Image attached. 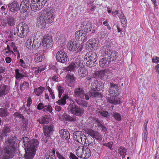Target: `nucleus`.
Listing matches in <instances>:
<instances>
[{
  "mask_svg": "<svg viewBox=\"0 0 159 159\" xmlns=\"http://www.w3.org/2000/svg\"><path fill=\"white\" fill-rule=\"evenodd\" d=\"M101 86L98 88V85H96V87L97 91L94 89V88L92 89L89 92V93H85L83 89L82 88H76L74 90V96L76 98L75 100L76 102L83 107H87V103L84 100V97L86 100L89 99V96L92 98H97L100 96V94L98 92L101 90L103 88V84H101Z\"/></svg>",
  "mask_w": 159,
  "mask_h": 159,
  "instance_id": "f257e3e1",
  "label": "nucleus"
},
{
  "mask_svg": "<svg viewBox=\"0 0 159 159\" xmlns=\"http://www.w3.org/2000/svg\"><path fill=\"white\" fill-rule=\"evenodd\" d=\"M27 137H23L20 142H23L25 149V159H33L35 154L36 150L38 148L39 142L37 140L33 139L29 141Z\"/></svg>",
  "mask_w": 159,
  "mask_h": 159,
  "instance_id": "f03ea898",
  "label": "nucleus"
},
{
  "mask_svg": "<svg viewBox=\"0 0 159 159\" xmlns=\"http://www.w3.org/2000/svg\"><path fill=\"white\" fill-rule=\"evenodd\" d=\"M84 30L76 31L75 34V38L78 41H85L88 38L87 33L90 32V35H92L95 32V30L93 27V25L89 20H85L82 23Z\"/></svg>",
  "mask_w": 159,
  "mask_h": 159,
  "instance_id": "7ed1b4c3",
  "label": "nucleus"
},
{
  "mask_svg": "<svg viewBox=\"0 0 159 159\" xmlns=\"http://www.w3.org/2000/svg\"><path fill=\"white\" fill-rule=\"evenodd\" d=\"M54 11L52 9H44L40 12L39 17L37 19V24L40 29L44 28L46 24H50L53 21L54 18Z\"/></svg>",
  "mask_w": 159,
  "mask_h": 159,
  "instance_id": "20e7f679",
  "label": "nucleus"
},
{
  "mask_svg": "<svg viewBox=\"0 0 159 159\" xmlns=\"http://www.w3.org/2000/svg\"><path fill=\"white\" fill-rule=\"evenodd\" d=\"M15 141L9 139L6 141L3 151L0 148V159H7L15 152Z\"/></svg>",
  "mask_w": 159,
  "mask_h": 159,
  "instance_id": "39448f33",
  "label": "nucleus"
},
{
  "mask_svg": "<svg viewBox=\"0 0 159 159\" xmlns=\"http://www.w3.org/2000/svg\"><path fill=\"white\" fill-rule=\"evenodd\" d=\"M76 153L78 157L81 158L87 159L91 155V152L89 149L87 147L80 146L76 149Z\"/></svg>",
  "mask_w": 159,
  "mask_h": 159,
  "instance_id": "423d86ee",
  "label": "nucleus"
},
{
  "mask_svg": "<svg viewBox=\"0 0 159 159\" xmlns=\"http://www.w3.org/2000/svg\"><path fill=\"white\" fill-rule=\"evenodd\" d=\"M47 0H32L30 8L34 11L40 10L45 5Z\"/></svg>",
  "mask_w": 159,
  "mask_h": 159,
  "instance_id": "0eeeda50",
  "label": "nucleus"
},
{
  "mask_svg": "<svg viewBox=\"0 0 159 159\" xmlns=\"http://www.w3.org/2000/svg\"><path fill=\"white\" fill-rule=\"evenodd\" d=\"M43 140L46 143H47L50 139V136L53 134L54 129L52 125L43 126Z\"/></svg>",
  "mask_w": 159,
  "mask_h": 159,
  "instance_id": "6e6552de",
  "label": "nucleus"
},
{
  "mask_svg": "<svg viewBox=\"0 0 159 159\" xmlns=\"http://www.w3.org/2000/svg\"><path fill=\"white\" fill-rule=\"evenodd\" d=\"M18 31L17 35L20 38L24 37L27 35L29 32V27L25 23L19 24L16 27Z\"/></svg>",
  "mask_w": 159,
  "mask_h": 159,
  "instance_id": "1a4fd4ad",
  "label": "nucleus"
},
{
  "mask_svg": "<svg viewBox=\"0 0 159 159\" xmlns=\"http://www.w3.org/2000/svg\"><path fill=\"white\" fill-rule=\"evenodd\" d=\"M63 48L62 47L57 53L56 59L57 61L64 63L67 61L68 57L67 54Z\"/></svg>",
  "mask_w": 159,
  "mask_h": 159,
  "instance_id": "9d476101",
  "label": "nucleus"
},
{
  "mask_svg": "<svg viewBox=\"0 0 159 159\" xmlns=\"http://www.w3.org/2000/svg\"><path fill=\"white\" fill-rule=\"evenodd\" d=\"M72 102V103L71 102L69 107L70 108V111L72 114L76 116H81L84 113V110L76 105L74 101Z\"/></svg>",
  "mask_w": 159,
  "mask_h": 159,
  "instance_id": "9b49d317",
  "label": "nucleus"
},
{
  "mask_svg": "<svg viewBox=\"0 0 159 159\" xmlns=\"http://www.w3.org/2000/svg\"><path fill=\"white\" fill-rule=\"evenodd\" d=\"M58 97L60 98L57 102L60 105H64L66 104V100L68 98V96L66 94L63 95L62 97L61 96L64 92V90L63 87L61 86H59L58 87Z\"/></svg>",
  "mask_w": 159,
  "mask_h": 159,
  "instance_id": "f8f14e48",
  "label": "nucleus"
},
{
  "mask_svg": "<svg viewBox=\"0 0 159 159\" xmlns=\"http://www.w3.org/2000/svg\"><path fill=\"white\" fill-rule=\"evenodd\" d=\"M67 47L69 50L71 51H74L78 49L79 51H80L82 48V46H80L79 42L75 39L69 41L67 43Z\"/></svg>",
  "mask_w": 159,
  "mask_h": 159,
  "instance_id": "ddd939ff",
  "label": "nucleus"
},
{
  "mask_svg": "<svg viewBox=\"0 0 159 159\" xmlns=\"http://www.w3.org/2000/svg\"><path fill=\"white\" fill-rule=\"evenodd\" d=\"M53 42L51 36L47 35L44 36L42 42V45L47 49L51 48L53 45Z\"/></svg>",
  "mask_w": 159,
  "mask_h": 159,
  "instance_id": "4468645a",
  "label": "nucleus"
},
{
  "mask_svg": "<svg viewBox=\"0 0 159 159\" xmlns=\"http://www.w3.org/2000/svg\"><path fill=\"white\" fill-rule=\"evenodd\" d=\"M108 93L111 96H118L120 92L118 84L113 83L110 82Z\"/></svg>",
  "mask_w": 159,
  "mask_h": 159,
  "instance_id": "2eb2a0df",
  "label": "nucleus"
},
{
  "mask_svg": "<svg viewBox=\"0 0 159 159\" xmlns=\"http://www.w3.org/2000/svg\"><path fill=\"white\" fill-rule=\"evenodd\" d=\"M29 0H22L19 6L20 12L21 13L26 12L30 7Z\"/></svg>",
  "mask_w": 159,
  "mask_h": 159,
  "instance_id": "dca6fc26",
  "label": "nucleus"
},
{
  "mask_svg": "<svg viewBox=\"0 0 159 159\" xmlns=\"http://www.w3.org/2000/svg\"><path fill=\"white\" fill-rule=\"evenodd\" d=\"M8 8L11 12H16L19 9V5L18 2L15 0L9 3L8 5Z\"/></svg>",
  "mask_w": 159,
  "mask_h": 159,
  "instance_id": "f3484780",
  "label": "nucleus"
},
{
  "mask_svg": "<svg viewBox=\"0 0 159 159\" xmlns=\"http://www.w3.org/2000/svg\"><path fill=\"white\" fill-rule=\"evenodd\" d=\"M34 38L31 37L28 39L26 42V46L29 49H33L37 48L38 46H36L37 43L34 41Z\"/></svg>",
  "mask_w": 159,
  "mask_h": 159,
  "instance_id": "a211bd4d",
  "label": "nucleus"
},
{
  "mask_svg": "<svg viewBox=\"0 0 159 159\" xmlns=\"http://www.w3.org/2000/svg\"><path fill=\"white\" fill-rule=\"evenodd\" d=\"M16 23V20L15 17L12 15H8L6 17V23L5 26H7V24L11 26L14 27Z\"/></svg>",
  "mask_w": 159,
  "mask_h": 159,
  "instance_id": "6ab92c4d",
  "label": "nucleus"
},
{
  "mask_svg": "<svg viewBox=\"0 0 159 159\" xmlns=\"http://www.w3.org/2000/svg\"><path fill=\"white\" fill-rule=\"evenodd\" d=\"M111 61V58L105 57L101 59L99 61V65L102 67L105 68L109 66Z\"/></svg>",
  "mask_w": 159,
  "mask_h": 159,
  "instance_id": "aec40b11",
  "label": "nucleus"
},
{
  "mask_svg": "<svg viewBox=\"0 0 159 159\" xmlns=\"http://www.w3.org/2000/svg\"><path fill=\"white\" fill-rule=\"evenodd\" d=\"M9 88L8 85L3 84H0V97L5 95L9 93Z\"/></svg>",
  "mask_w": 159,
  "mask_h": 159,
  "instance_id": "412c9836",
  "label": "nucleus"
},
{
  "mask_svg": "<svg viewBox=\"0 0 159 159\" xmlns=\"http://www.w3.org/2000/svg\"><path fill=\"white\" fill-rule=\"evenodd\" d=\"M56 152L54 148L48 150L45 154L46 159H56L55 153Z\"/></svg>",
  "mask_w": 159,
  "mask_h": 159,
  "instance_id": "4be33fe9",
  "label": "nucleus"
},
{
  "mask_svg": "<svg viewBox=\"0 0 159 159\" xmlns=\"http://www.w3.org/2000/svg\"><path fill=\"white\" fill-rule=\"evenodd\" d=\"M84 58L92 60H93L97 61L98 56L96 53L93 51H89L85 55Z\"/></svg>",
  "mask_w": 159,
  "mask_h": 159,
  "instance_id": "5701e85b",
  "label": "nucleus"
},
{
  "mask_svg": "<svg viewBox=\"0 0 159 159\" xmlns=\"http://www.w3.org/2000/svg\"><path fill=\"white\" fill-rule=\"evenodd\" d=\"M59 132L61 137L65 139L66 140L70 139V133L66 129H62L60 130Z\"/></svg>",
  "mask_w": 159,
  "mask_h": 159,
  "instance_id": "b1692460",
  "label": "nucleus"
},
{
  "mask_svg": "<svg viewBox=\"0 0 159 159\" xmlns=\"http://www.w3.org/2000/svg\"><path fill=\"white\" fill-rule=\"evenodd\" d=\"M84 63H86V65L89 67H92L95 66L97 64V61L90 60L88 58H84Z\"/></svg>",
  "mask_w": 159,
  "mask_h": 159,
  "instance_id": "393cba45",
  "label": "nucleus"
},
{
  "mask_svg": "<svg viewBox=\"0 0 159 159\" xmlns=\"http://www.w3.org/2000/svg\"><path fill=\"white\" fill-rule=\"evenodd\" d=\"M1 105L3 107L0 108V116L5 117L8 116L7 108L6 107V103H2Z\"/></svg>",
  "mask_w": 159,
  "mask_h": 159,
  "instance_id": "a878e982",
  "label": "nucleus"
},
{
  "mask_svg": "<svg viewBox=\"0 0 159 159\" xmlns=\"http://www.w3.org/2000/svg\"><path fill=\"white\" fill-rule=\"evenodd\" d=\"M116 96H111L108 99V101L110 103L114 105L119 104L121 103L120 99L115 98Z\"/></svg>",
  "mask_w": 159,
  "mask_h": 159,
  "instance_id": "bb28decb",
  "label": "nucleus"
},
{
  "mask_svg": "<svg viewBox=\"0 0 159 159\" xmlns=\"http://www.w3.org/2000/svg\"><path fill=\"white\" fill-rule=\"evenodd\" d=\"M95 121L96 122L97 126L98 127L97 129L98 130H101L106 133L107 130V128L101 124V121L98 119H97Z\"/></svg>",
  "mask_w": 159,
  "mask_h": 159,
  "instance_id": "cd10ccee",
  "label": "nucleus"
},
{
  "mask_svg": "<svg viewBox=\"0 0 159 159\" xmlns=\"http://www.w3.org/2000/svg\"><path fill=\"white\" fill-rule=\"evenodd\" d=\"M90 135L92 137V138H95L99 141L102 140L101 135L97 131H92L90 133Z\"/></svg>",
  "mask_w": 159,
  "mask_h": 159,
  "instance_id": "c85d7f7f",
  "label": "nucleus"
},
{
  "mask_svg": "<svg viewBox=\"0 0 159 159\" xmlns=\"http://www.w3.org/2000/svg\"><path fill=\"white\" fill-rule=\"evenodd\" d=\"M82 135L84 134L81 131H75L74 133L73 138L75 141L79 143L81 139Z\"/></svg>",
  "mask_w": 159,
  "mask_h": 159,
  "instance_id": "c756f323",
  "label": "nucleus"
},
{
  "mask_svg": "<svg viewBox=\"0 0 159 159\" xmlns=\"http://www.w3.org/2000/svg\"><path fill=\"white\" fill-rule=\"evenodd\" d=\"M85 142V147L92 146L95 144L94 139L93 138H91L90 137H87Z\"/></svg>",
  "mask_w": 159,
  "mask_h": 159,
  "instance_id": "7c9ffc66",
  "label": "nucleus"
},
{
  "mask_svg": "<svg viewBox=\"0 0 159 159\" xmlns=\"http://www.w3.org/2000/svg\"><path fill=\"white\" fill-rule=\"evenodd\" d=\"M63 116L65 120L67 121H75L76 120L75 116H70V115L65 113L63 114Z\"/></svg>",
  "mask_w": 159,
  "mask_h": 159,
  "instance_id": "2f4dec72",
  "label": "nucleus"
},
{
  "mask_svg": "<svg viewBox=\"0 0 159 159\" xmlns=\"http://www.w3.org/2000/svg\"><path fill=\"white\" fill-rule=\"evenodd\" d=\"M109 71L108 69H105L104 70H101L98 72V76L101 79H102L104 78H106L108 74L107 72Z\"/></svg>",
  "mask_w": 159,
  "mask_h": 159,
  "instance_id": "473e14b6",
  "label": "nucleus"
},
{
  "mask_svg": "<svg viewBox=\"0 0 159 159\" xmlns=\"http://www.w3.org/2000/svg\"><path fill=\"white\" fill-rule=\"evenodd\" d=\"M29 84L28 82L26 81H24L23 82L21 83L20 84V89L24 91L27 90L29 88Z\"/></svg>",
  "mask_w": 159,
  "mask_h": 159,
  "instance_id": "72a5a7b5",
  "label": "nucleus"
},
{
  "mask_svg": "<svg viewBox=\"0 0 159 159\" xmlns=\"http://www.w3.org/2000/svg\"><path fill=\"white\" fill-rule=\"evenodd\" d=\"M101 52L105 57H108L111 53V51L109 50L106 46H104L101 48Z\"/></svg>",
  "mask_w": 159,
  "mask_h": 159,
  "instance_id": "f704fd0d",
  "label": "nucleus"
},
{
  "mask_svg": "<svg viewBox=\"0 0 159 159\" xmlns=\"http://www.w3.org/2000/svg\"><path fill=\"white\" fill-rule=\"evenodd\" d=\"M45 57V55L43 53L42 54L38 56V54L36 53L35 54V57L34 60L35 61L39 62L42 61Z\"/></svg>",
  "mask_w": 159,
  "mask_h": 159,
  "instance_id": "c9c22d12",
  "label": "nucleus"
},
{
  "mask_svg": "<svg viewBox=\"0 0 159 159\" xmlns=\"http://www.w3.org/2000/svg\"><path fill=\"white\" fill-rule=\"evenodd\" d=\"M119 153L122 156L123 158L125 157L126 155V149L124 147L121 146L118 149Z\"/></svg>",
  "mask_w": 159,
  "mask_h": 159,
  "instance_id": "e433bc0d",
  "label": "nucleus"
},
{
  "mask_svg": "<svg viewBox=\"0 0 159 159\" xmlns=\"http://www.w3.org/2000/svg\"><path fill=\"white\" fill-rule=\"evenodd\" d=\"M67 81L70 84H73L75 81V79L73 75H67L66 77Z\"/></svg>",
  "mask_w": 159,
  "mask_h": 159,
  "instance_id": "4c0bfd02",
  "label": "nucleus"
},
{
  "mask_svg": "<svg viewBox=\"0 0 159 159\" xmlns=\"http://www.w3.org/2000/svg\"><path fill=\"white\" fill-rule=\"evenodd\" d=\"M8 125H5L2 129V134L3 136H7V134L11 131V127Z\"/></svg>",
  "mask_w": 159,
  "mask_h": 159,
  "instance_id": "58836bf2",
  "label": "nucleus"
},
{
  "mask_svg": "<svg viewBox=\"0 0 159 159\" xmlns=\"http://www.w3.org/2000/svg\"><path fill=\"white\" fill-rule=\"evenodd\" d=\"M37 122H39V124H47L49 123V119L46 117L42 116L41 119L38 120Z\"/></svg>",
  "mask_w": 159,
  "mask_h": 159,
  "instance_id": "ea45409f",
  "label": "nucleus"
},
{
  "mask_svg": "<svg viewBox=\"0 0 159 159\" xmlns=\"http://www.w3.org/2000/svg\"><path fill=\"white\" fill-rule=\"evenodd\" d=\"M116 52H111V53H110L107 57L111 58V61H113L116 60L118 56Z\"/></svg>",
  "mask_w": 159,
  "mask_h": 159,
  "instance_id": "a19ab883",
  "label": "nucleus"
},
{
  "mask_svg": "<svg viewBox=\"0 0 159 159\" xmlns=\"http://www.w3.org/2000/svg\"><path fill=\"white\" fill-rule=\"evenodd\" d=\"M44 90V88L42 87L37 88L34 89V92L37 95L39 96L41 94Z\"/></svg>",
  "mask_w": 159,
  "mask_h": 159,
  "instance_id": "79ce46f5",
  "label": "nucleus"
},
{
  "mask_svg": "<svg viewBox=\"0 0 159 159\" xmlns=\"http://www.w3.org/2000/svg\"><path fill=\"white\" fill-rule=\"evenodd\" d=\"M78 73L80 77H83L87 74V70L84 68H81L80 69Z\"/></svg>",
  "mask_w": 159,
  "mask_h": 159,
  "instance_id": "37998d69",
  "label": "nucleus"
},
{
  "mask_svg": "<svg viewBox=\"0 0 159 159\" xmlns=\"http://www.w3.org/2000/svg\"><path fill=\"white\" fill-rule=\"evenodd\" d=\"M77 67L74 63H72L70 64L67 67L65 68V69L67 71H73L75 68Z\"/></svg>",
  "mask_w": 159,
  "mask_h": 159,
  "instance_id": "c03bdc74",
  "label": "nucleus"
},
{
  "mask_svg": "<svg viewBox=\"0 0 159 159\" xmlns=\"http://www.w3.org/2000/svg\"><path fill=\"white\" fill-rule=\"evenodd\" d=\"M15 72L16 74V77L17 79H21L24 76L23 75L20 73L19 70L18 69H16Z\"/></svg>",
  "mask_w": 159,
  "mask_h": 159,
  "instance_id": "a18cd8bd",
  "label": "nucleus"
},
{
  "mask_svg": "<svg viewBox=\"0 0 159 159\" xmlns=\"http://www.w3.org/2000/svg\"><path fill=\"white\" fill-rule=\"evenodd\" d=\"M112 116L117 121H120L121 120V117L120 114L117 112H115L112 114Z\"/></svg>",
  "mask_w": 159,
  "mask_h": 159,
  "instance_id": "49530a36",
  "label": "nucleus"
},
{
  "mask_svg": "<svg viewBox=\"0 0 159 159\" xmlns=\"http://www.w3.org/2000/svg\"><path fill=\"white\" fill-rule=\"evenodd\" d=\"M23 124L22 125V126L23 128H24L23 129V130H26V127H27V125L28 124V121L25 118L23 120H22Z\"/></svg>",
  "mask_w": 159,
  "mask_h": 159,
  "instance_id": "de8ad7c7",
  "label": "nucleus"
},
{
  "mask_svg": "<svg viewBox=\"0 0 159 159\" xmlns=\"http://www.w3.org/2000/svg\"><path fill=\"white\" fill-rule=\"evenodd\" d=\"M89 41L90 43V45H92L93 48L97 46V44L96 43L97 41L95 39H90L89 40Z\"/></svg>",
  "mask_w": 159,
  "mask_h": 159,
  "instance_id": "09e8293b",
  "label": "nucleus"
},
{
  "mask_svg": "<svg viewBox=\"0 0 159 159\" xmlns=\"http://www.w3.org/2000/svg\"><path fill=\"white\" fill-rule=\"evenodd\" d=\"M82 136L81 137V139L80 140V141L79 142V143H81L83 146H85L86 142L87 137L85 136V135H82Z\"/></svg>",
  "mask_w": 159,
  "mask_h": 159,
  "instance_id": "8fccbe9b",
  "label": "nucleus"
},
{
  "mask_svg": "<svg viewBox=\"0 0 159 159\" xmlns=\"http://www.w3.org/2000/svg\"><path fill=\"white\" fill-rule=\"evenodd\" d=\"M145 121L146 122V124L145 125L144 128L145 130L144 131V138H145L146 139H147V137L148 134V132L147 130V124L148 122V119H146L145 120Z\"/></svg>",
  "mask_w": 159,
  "mask_h": 159,
  "instance_id": "3c124183",
  "label": "nucleus"
},
{
  "mask_svg": "<svg viewBox=\"0 0 159 159\" xmlns=\"http://www.w3.org/2000/svg\"><path fill=\"white\" fill-rule=\"evenodd\" d=\"M14 116L16 117L22 119V120L25 119L24 116L19 112H16L14 114Z\"/></svg>",
  "mask_w": 159,
  "mask_h": 159,
  "instance_id": "603ef678",
  "label": "nucleus"
},
{
  "mask_svg": "<svg viewBox=\"0 0 159 159\" xmlns=\"http://www.w3.org/2000/svg\"><path fill=\"white\" fill-rule=\"evenodd\" d=\"M99 112L102 116L107 117L109 116V113L107 111H99Z\"/></svg>",
  "mask_w": 159,
  "mask_h": 159,
  "instance_id": "864d4df0",
  "label": "nucleus"
},
{
  "mask_svg": "<svg viewBox=\"0 0 159 159\" xmlns=\"http://www.w3.org/2000/svg\"><path fill=\"white\" fill-rule=\"evenodd\" d=\"M56 153L57 157L59 159H66L58 151H56Z\"/></svg>",
  "mask_w": 159,
  "mask_h": 159,
  "instance_id": "5fc2aeb1",
  "label": "nucleus"
},
{
  "mask_svg": "<svg viewBox=\"0 0 159 159\" xmlns=\"http://www.w3.org/2000/svg\"><path fill=\"white\" fill-rule=\"evenodd\" d=\"M85 48L86 49H89L90 48V50H92L91 48H93L92 46V45H90V43L89 42V41H88L86 44Z\"/></svg>",
  "mask_w": 159,
  "mask_h": 159,
  "instance_id": "6e6d98bb",
  "label": "nucleus"
},
{
  "mask_svg": "<svg viewBox=\"0 0 159 159\" xmlns=\"http://www.w3.org/2000/svg\"><path fill=\"white\" fill-rule=\"evenodd\" d=\"M117 15L120 18H122L124 16L123 13L121 11L118 10L117 11Z\"/></svg>",
  "mask_w": 159,
  "mask_h": 159,
  "instance_id": "4d7b16f0",
  "label": "nucleus"
},
{
  "mask_svg": "<svg viewBox=\"0 0 159 159\" xmlns=\"http://www.w3.org/2000/svg\"><path fill=\"white\" fill-rule=\"evenodd\" d=\"M103 145L109 148L110 149H112V143L110 142L103 144Z\"/></svg>",
  "mask_w": 159,
  "mask_h": 159,
  "instance_id": "13d9d810",
  "label": "nucleus"
},
{
  "mask_svg": "<svg viewBox=\"0 0 159 159\" xmlns=\"http://www.w3.org/2000/svg\"><path fill=\"white\" fill-rule=\"evenodd\" d=\"M120 19L122 24H124L125 25H126L125 24L126 22V19L125 17V16H124L123 17L121 18Z\"/></svg>",
  "mask_w": 159,
  "mask_h": 159,
  "instance_id": "bf43d9fd",
  "label": "nucleus"
},
{
  "mask_svg": "<svg viewBox=\"0 0 159 159\" xmlns=\"http://www.w3.org/2000/svg\"><path fill=\"white\" fill-rule=\"evenodd\" d=\"M45 107H46V110L47 111L50 112H51L52 111V108L50 105L45 106Z\"/></svg>",
  "mask_w": 159,
  "mask_h": 159,
  "instance_id": "052dcab7",
  "label": "nucleus"
},
{
  "mask_svg": "<svg viewBox=\"0 0 159 159\" xmlns=\"http://www.w3.org/2000/svg\"><path fill=\"white\" fill-rule=\"evenodd\" d=\"M27 102V106L28 107H30L31 104L32 103V100L30 97H29L28 98Z\"/></svg>",
  "mask_w": 159,
  "mask_h": 159,
  "instance_id": "680f3d73",
  "label": "nucleus"
},
{
  "mask_svg": "<svg viewBox=\"0 0 159 159\" xmlns=\"http://www.w3.org/2000/svg\"><path fill=\"white\" fill-rule=\"evenodd\" d=\"M44 106H43V104L42 103H40L37 106V109L40 110L44 108Z\"/></svg>",
  "mask_w": 159,
  "mask_h": 159,
  "instance_id": "e2e57ef3",
  "label": "nucleus"
},
{
  "mask_svg": "<svg viewBox=\"0 0 159 159\" xmlns=\"http://www.w3.org/2000/svg\"><path fill=\"white\" fill-rule=\"evenodd\" d=\"M20 66L23 67L25 68L26 66V64L24 62V60L21 59L20 60Z\"/></svg>",
  "mask_w": 159,
  "mask_h": 159,
  "instance_id": "0e129e2a",
  "label": "nucleus"
},
{
  "mask_svg": "<svg viewBox=\"0 0 159 159\" xmlns=\"http://www.w3.org/2000/svg\"><path fill=\"white\" fill-rule=\"evenodd\" d=\"M152 61L153 62H154L156 63H157L159 62V57H157L155 59L153 58L152 59Z\"/></svg>",
  "mask_w": 159,
  "mask_h": 159,
  "instance_id": "69168bd1",
  "label": "nucleus"
},
{
  "mask_svg": "<svg viewBox=\"0 0 159 159\" xmlns=\"http://www.w3.org/2000/svg\"><path fill=\"white\" fill-rule=\"evenodd\" d=\"M5 61L7 63H9L11 62L12 60L10 57H7L5 58Z\"/></svg>",
  "mask_w": 159,
  "mask_h": 159,
  "instance_id": "338daca9",
  "label": "nucleus"
},
{
  "mask_svg": "<svg viewBox=\"0 0 159 159\" xmlns=\"http://www.w3.org/2000/svg\"><path fill=\"white\" fill-rule=\"evenodd\" d=\"M55 109L56 111H59L61 109V107L57 105L55 106Z\"/></svg>",
  "mask_w": 159,
  "mask_h": 159,
  "instance_id": "774afa93",
  "label": "nucleus"
}]
</instances>
